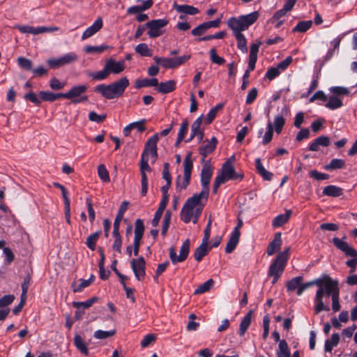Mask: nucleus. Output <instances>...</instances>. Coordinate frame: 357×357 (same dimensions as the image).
<instances>
[{"label":"nucleus","instance_id":"nucleus-1","mask_svg":"<svg viewBox=\"0 0 357 357\" xmlns=\"http://www.w3.org/2000/svg\"><path fill=\"white\" fill-rule=\"evenodd\" d=\"M317 280H320L321 284L318 287L314 298V312L316 314L321 311H329L330 307L324 305L323 302V297L324 294L326 297L333 295L335 293H339L338 283L337 281L332 280L331 278L327 275H324L322 278H317Z\"/></svg>","mask_w":357,"mask_h":357},{"label":"nucleus","instance_id":"nucleus-2","mask_svg":"<svg viewBox=\"0 0 357 357\" xmlns=\"http://www.w3.org/2000/svg\"><path fill=\"white\" fill-rule=\"evenodd\" d=\"M208 199H204V197L194 194L189 197L183 204L181 211V219L185 223L192 221L194 224L198 222L202 212L205 206Z\"/></svg>","mask_w":357,"mask_h":357},{"label":"nucleus","instance_id":"nucleus-3","mask_svg":"<svg viewBox=\"0 0 357 357\" xmlns=\"http://www.w3.org/2000/svg\"><path fill=\"white\" fill-rule=\"evenodd\" d=\"M129 84L128 79L126 77H123L109 84L97 85L94 88V91L100 93L105 98L111 100L121 96Z\"/></svg>","mask_w":357,"mask_h":357},{"label":"nucleus","instance_id":"nucleus-4","mask_svg":"<svg viewBox=\"0 0 357 357\" xmlns=\"http://www.w3.org/2000/svg\"><path fill=\"white\" fill-rule=\"evenodd\" d=\"M259 14L254 11L247 15L229 17L226 24L232 31L233 35L241 34L242 31L248 29L258 19Z\"/></svg>","mask_w":357,"mask_h":357},{"label":"nucleus","instance_id":"nucleus-5","mask_svg":"<svg viewBox=\"0 0 357 357\" xmlns=\"http://www.w3.org/2000/svg\"><path fill=\"white\" fill-rule=\"evenodd\" d=\"M125 68L124 60L116 61L112 58H109L105 61L102 70L91 73L89 75L94 80L101 81L107 78L110 74H120Z\"/></svg>","mask_w":357,"mask_h":357},{"label":"nucleus","instance_id":"nucleus-6","mask_svg":"<svg viewBox=\"0 0 357 357\" xmlns=\"http://www.w3.org/2000/svg\"><path fill=\"white\" fill-rule=\"evenodd\" d=\"M289 248L279 252L269 266L268 275L273 278L272 283H275L282 274L289 256Z\"/></svg>","mask_w":357,"mask_h":357},{"label":"nucleus","instance_id":"nucleus-7","mask_svg":"<svg viewBox=\"0 0 357 357\" xmlns=\"http://www.w3.org/2000/svg\"><path fill=\"white\" fill-rule=\"evenodd\" d=\"M332 242L334 245L338 250L344 252L347 257H352V259L346 261V265L351 268L350 273H354L357 266V250L351 247L347 242L337 237H334Z\"/></svg>","mask_w":357,"mask_h":357},{"label":"nucleus","instance_id":"nucleus-8","mask_svg":"<svg viewBox=\"0 0 357 357\" xmlns=\"http://www.w3.org/2000/svg\"><path fill=\"white\" fill-rule=\"evenodd\" d=\"M213 168L209 160L205 161L201 171V185L202 190L199 193H197L199 196L204 197V199H208L209 195V184L213 176Z\"/></svg>","mask_w":357,"mask_h":357},{"label":"nucleus","instance_id":"nucleus-9","mask_svg":"<svg viewBox=\"0 0 357 357\" xmlns=\"http://www.w3.org/2000/svg\"><path fill=\"white\" fill-rule=\"evenodd\" d=\"M235 161V156L231 155L222 165L221 172L217 175L218 176H222L227 182L229 180H242L243 178V174L241 173H237L234 167V163Z\"/></svg>","mask_w":357,"mask_h":357},{"label":"nucleus","instance_id":"nucleus-10","mask_svg":"<svg viewBox=\"0 0 357 357\" xmlns=\"http://www.w3.org/2000/svg\"><path fill=\"white\" fill-rule=\"evenodd\" d=\"M193 167V162L191 158V153H189L183 161V178L181 180V176H178L176 179V188L181 190L185 189L190 183L191 172Z\"/></svg>","mask_w":357,"mask_h":357},{"label":"nucleus","instance_id":"nucleus-11","mask_svg":"<svg viewBox=\"0 0 357 357\" xmlns=\"http://www.w3.org/2000/svg\"><path fill=\"white\" fill-rule=\"evenodd\" d=\"M190 57V55H183L175 58H165L155 56L153 59L157 64H160L165 68H176L188 61Z\"/></svg>","mask_w":357,"mask_h":357},{"label":"nucleus","instance_id":"nucleus-12","mask_svg":"<svg viewBox=\"0 0 357 357\" xmlns=\"http://www.w3.org/2000/svg\"><path fill=\"white\" fill-rule=\"evenodd\" d=\"M190 242L188 238L183 243L180 248L178 256L177 255L176 249L174 247H171L169 248V258L173 264L183 262L187 259L190 252Z\"/></svg>","mask_w":357,"mask_h":357},{"label":"nucleus","instance_id":"nucleus-13","mask_svg":"<svg viewBox=\"0 0 357 357\" xmlns=\"http://www.w3.org/2000/svg\"><path fill=\"white\" fill-rule=\"evenodd\" d=\"M169 20L163 19L153 20L146 23L149 29L147 34L151 38H154L162 34V29L167 25Z\"/></svg>","mask_w":357,"mask_h":357},{"label":"nucleus","instance_id":"nucleus-14","mask_svg":"<svg viewBox=\"0 0 357 357\" xmlns=\"http://www.w3.org/2000/svg\"><path fill=\"white\" fill-rule=\"evenodd\" d=\"M86 90V85L74 86L67 92L68 99L71 100L75 105L85 102L88 100V97L84 95Z\"/></svg>","mask_w":357,"mask_h":357},{"label":"nucleus","instance_id":"nucleus-15","mask_svg":"<svg viewBox=\"0 0 357 357\" xmlns=\"http://www.w3.org/2000/svg\"><path fill=\"white\" fill-rule=\"evenodd\" d=\"M130 266L135 274V278L142 281L146 276V261L143 257H139L137 259H133L130 261Z\"/></svg>","mask_w":357,"mask_h":357},{"label":"nucleus","instance_id":"nucleus-16","mask_svg":"<svg viewBox=\"0 0 357 357\" xmlns=\"http://www.w3.org/2000/svg\"><path fill=\"white\" fill-rule=\"evenodd\" d=\"M144 232V225L142 219H137L135 223V238L133 242V254L137 256L139 254V247Z\"/></svg>","mask_w":357,"mask_h":357},{"label":"nucleus","instance_id":"nucleus-17","mask_svg":"<svg viewBox=\"0 0 357 357\" xmlns=\"http://www.w3.org/2000/svg\"><path fill=\"white\" fill-rule=\"evenodd\" d=\"M77 59V54L75 52H70L59 58L48 59L47 63L52 68H58L61 66L71 63Z\"/></svg>","mask_w":357,"mask_h":357},{"label":"nucleus","instance_id":"nucleus-18","mask_svg":"<svg viewBox=\"0 0 357 357\" xmlns=\"http://www.w3.org/2000/svg\"><path fill=\"white\" fill-rule=\"evenodd\" d=\"M159 139V134L155 133L152 137H151L146 142L144 149L142 154H145L146 155L149 156L151 155V158L155 161L158 158V152H157V143Z\"/></svg>","mask_w":357,"mask_h":357},{"label":"nucleus","instance_id":"nucleus-19","mask_svg":"<svg viewBox=\"0 0 357 357\" xmlns=\"http://www.w3.org/2000/svg\"><path fill=\"white\" fill-rule=\"evenodd\" d=\"M288 112V109L286 107H283L280 114L274 117L273 122L271 121V126L277 134L281 133L286 123L285 116L287 115Z\"/></svg>","mask_w":357,"mask_h":357},{"label":"nucleus","instance_id":"nucleus-20","mask_svg":"<svg viewBox=\"0 0 357 357\" xmlns=\"http://www.w3.org/2000/svg\"><path fill=\"white\" fill-rule=\"evenodd\" d=\"M261 45V41H258L257 43H252L251 45L250 50L248 67L245 72H248V73H250L251 71L255 70V64L257 60V54Z\"/></svg>","mask_w":357,"mask_h":357},{"label":"nucleus","instance_id":"nucleus-21","mask_svg":"<svg viewBox=\"0 0 357 357\" xmlns=\"http://www.w3.org/2000/svg\"><path fill=\"white\" fill-rule=\"evenodd\" d=\"M54 185L61 190L62 197L63 198L64 201V205H65V218L68 224H70V199L68 197V191L65 188L63 185L59 183H54Z\"/></svg>","mask_w":357,"mask_h":357},{"label":"nucleus","instance_id":"nucleus-22","mask_svg":"<svg viewBox=\"0 0 357 357\" xmlns=\"http://www.w3.org/2000/svg\"><path fill=\"white\" fill-rule=\"evenodd\" d=\"M217 143L218 141L215 137H213L211 141L204 142L203 144L199 148V153L204 158H206L208 155L212 153L214 151L216 148ZM204 161V158L202 159V162Z\"/></svg>","mask_w":357,"mask_h":357},{"label":"nucleus","instance_id":"nucleus-23","mask_svg":"<svg viewBox=\"0 0 357 357\" xmlns=\"http://www.w3.org/2000/svg\"><path fill=\"white\" fill-rule=\"evenodd\" d=\"M103 25L102 20L101 17H98L96 20V21L93 23L91 26L88 27L82 35V40H86L94 34H96L98 31H100Z\"/></svg>","mask_w":357,"mask_h":357},{"label":"nucleus","instance_id":"nucleus-24","mask_svg":"<svg viewBox=\"0 0 357 357\" xmlns=\"http://www.w3.org/2000/svg\"><path fill=\"white\" fill-rule=\"evenodd\" d=\"M137 2H142V6L137 5L129 7L127 13L129 15L139 14L140 13L151 8L153 4V0H137Z\"/></svg>","mask_w":357,"mask_h":357},{"label":"nucleus","instance_id":"nucleus-25","mask_svg":"<svg viewBox=\"0 0 357 357\" xmlns=\"http://www.w3.org/2000/svg\"><path fill=\"white\" fill-rule=\"evenodd\" d=\"M329 137L321 135L312 141V142L309 145V150L311 151H317L319 150V146L326 147L329 146Z\"/></svg>","mask_w":357,"mask_h":357},{"label":"nucleus","instance_id":"nucleus-26","mask_svg":"<svg viewBox=\"0 0 357 357\" xmlns=\"http://www.w3.org/2000/svg\"><path fill=\"white\" fill-rule=\"evenodd\" d=\"M282 245L281 233L278 232L274 235L273 241L269 243L266 253L268 256H271L278 251Z\"/></svg>","mask_w":357,"mask_h":357},{"label":"nucleus","instance_id":"nucleus-27","mask_svg":"<svg viewBox=\"0 0 357 357\" xmlns=\"http://www.w3.org/2000/svg\"><path fill=\"white\" fill-rule=\"evenodd\" d=\"M241 232H238L237 229L231 232V236L226 245L225 252L226 253H231L233 252L236 245L238 243L240 238Z\"/></svg>","mask_w":357,"mask_h":357},{"label":"nucleus","instance_id":"nucleus-28","mask_svg":"<svg viewBox=\"0 0 357 357\" xmlns=\"http://www.w3.org/2000/svg\"><path fill=\"white\" fill-rule=\"evenodd\" d=\"M255 167L257 173L262 177L265 181H270L273 179V174L271 172L266 170L263 165L261 164V159L259 158L255 160Z\"/></svg>","mask_w":357,"mask_h":357},{"label":"nucleus","instance_id":"nucleus-29","mask_svg":"<svg viewBox=\"0 0 357 357\" xmlns=\"http://www.w3.org/2000/svg\"><path fill=\"white\" fill-rule=\"evenodd\" d=\"M203 115L199 116L191 126V132L192 136H197L199 142H201L204 137V132L200 129L202 122Z\"/></svg>","mask_w":357,"mask_h":357},{"label":"nucleus","instance_id":"nucleus-30","mask_svg":"<svg viewBox=\"0 0 357 357\" xmlns=\"http://www.w3.org/2000/svg\"><path fill=\"white\" fill-rule=\"evenodd\" d=\"M129 202L127 201H123L118 211V213L116 214V216L115 218L114 222V229H119L120 228V224L123 218L124 213L128 209Z\"/></svg>","mask_w":357,"mask_h":357},{"label":"nucleus","instance_id":"nucleus-31","mask_svg":"<svg viewBox=\"0 0 357 357\" xmlns=\"http://www.w3.org/2000/svg\"><path fill=\"white\" fill-rule=\"evenodd\" d=\"M173 6H174V8L177 12H178L180 13H183L185 15H195L199 13V12L197 8H195L192 6H190V5H185V4L178 5L176 3H174Z\"/></svg>","mask_w":357,"mask_h":357},{"label":"nucleus","instance_id":"nucleus-32","mask_svg":"<svg viewBox=\"0 0 357 357\" xmlns=\"http://www.w3.org/2000/svg\"><path fill=\"white\" fill-rule=\"evenodd\" d=\"M343 194V190L336 185H330L325 187L323 190V195L328 197H337Z\"/></svg>","mask_w":357,"mask_h":357},{"label":"nucleus","instance_id":"nucleus-33","mask_svg":"<svg viewBox=\"0 0 357 357\" xmlns=\"http://www.w3.org/2000/svg\"><path fill=\"white\" fill-rule=\"evenodd\" d=\"M74 344L75 347L80 351V353L84 356H88V346L82 337L78 334H76L74 337Z\"/></svg>","mask_w":357,"mask_h":357},{"label":"nucleus","instance_id":"nucleus-34","mask_svg":"<svg viewBox=\"0 0 357 357\" xmlns=\"http://www.w3.org/2000/svg\"><path fill=\"white\" fill-rule=\"evenodd\" d=\"M291 215V210H287L285 213L277 215L273 220L272 225L273 227H279L287 222Z\"/></svg>","mask_w":357,"mask_h":357},{"label":"nucleus","instance_id":"nucleus-35","mask_svg":"<svg viewBox=\"0 0 357 357\" xmlns=\"http://www.w3.org/2000/svg\"><path fill=\"white\" fill-rule=\"evenodd\" d=\"M158 91L161 93H168L172 92L176 89V82L174 80H169L165 82L158 84Z\"/></svg>","mask_w":357,"mask_h":357},{"label":"nucleus","instance_id":"nucleus-36","mask_svg":"<svg viewBox=\"0 0 357 357\" xmlns=\"http://www.w3.org/2000/svg\"><path fill=\"white\" fill-rule=\"evenodd\" d=\"M208 252V243L202 242V244L194 251V257L197 261H200Z\"/></svg>","mask_w":357,"mask_h":357},{"label":"nucleus","instance_id":"nucleus-37","mask_svg":"<svg viewBox=\"0 0 357 357\" xmlns=\"http://www.w3.org/2000/svg\"><path fill=\"white\" fill-rule=\"evenodd\" d=\"M135 85L137 89L157 86L158 85V80L156 78L137 79Z\"/></svg>","mask_w":357,"mask_h":357},{"label":"nucleus","instance_id":"nucleus-38","mask_svg":"<svg viewBox=\"0 0 357 357\" xmlns=\"http://www.w3.org/2000/svg\"><path fill=\"white\" fill-rule=\"evenodd\" d=\"M112 236L114 238V241L112 244V249L116 250L118 253H121V247H122V237L119 233V229H113Z\"/></svg>","mask_w":357,"mask_h":357},{"label":"nucleus","instance_id":"nucleus-39","mask_svg":"<svg viewBox=\"0 0 357 357\" xmlns=\"http://www.w3.org/2000/svg\"><path fill=\"white\" fill-rule=\"evenodd\" d=\"M276 355L277 357H289L291 356L288 344L285 340L280 341Z\"/></svg>","mask_w":357,"mask_h":357},{"label":"nucleus","instance_id":"nucleus-40","mask_svg":"<svg viewBox=\"0 0 357 357\" xmlns=\"http://www.w3.org/2000/svg\"><path fill=\"white\" fill-rule=\"evenodd\" d=\"M340 342V335L338 333H333L331 340H326L324 344L326 352H331L333 347H336Z\"/></svg>","mask_w":357,"mask_h":357},{"label":"nucleus","instance_id":"nucleus-41","mask_svg":"<svg viewBox=\"0 0 357 357\" xmlns=\"http://www.w3.org/2000/svg\"><path fill=\"white\" fill-rule=\"evenodd\" d=\"M252 311H250L242 319L239 326V335L243 336L251 324Z\"/></svg>","mask_w":357,"mask_h":357},{"label":"nucleus","instance_id":"nucleus-42","mask_svg":"<svg viewBox=\"0 0 357 357\" xmlns=\"http://www.w3.org/2000/svg\"><path fill=\"white\" fill-rule=\"evenodd\" d=\"M101 234V231H97L91 234H90L86 241V246L91 250H95L96 243Z\"/></svg>","mask_w":357,"mask_h":357},{"label":"nucleus","instance_id":"nucleus-43","mask_svg":"<svg viewBox=\"0 0 357 357\" xmlns=\"http://www.w3.org/2000/svg\"><path fill=\"white\" fill-rule=\"evenodd\" d=\"M343 105L342 101L340 98L335 96L329 97L328 102L326 103L325 107L334 110L340 108Z\"/></svg>","mask_w":357,"mask_h":357},{"label":"nucleus","instance_id":"nucleus-44","mask_svg":"<svg viewBox=\"0 0 357 357\" xmlns=\"http://www.w3.org/2000/svg\"><path fill=\"white\" fill-rule=\"evenodd\" d=\"M345 166V161L342 159L335 158L331 160V162L327 164L324 169L328 171L342 169Z\"/></svg>","mask_w":357,"mask_h":357},{"label":"nucleus","instance_id":"nucleus-45","mask_svg":"<svg viewBox=\"0 0 357 357\" xmlns=\"http://www.w3.org/2000/svg\"><path fill=\"white\" fill-rule=\"evenodd\" d=\"M312 25L311 20L301 21L293 28V32L304 33L307 31Z\"/></svg>","mask_w":357,"mask_h":357},{"label":"nucleus","instance_id":"nucleus-46","mask_svg":"<svg viewBox=\"0 0 357 357\" xmlns=\"http://www.w3.org/2000/svg\"><path fill=\"white\" fill-rule=\"evenodd\" d=\"M94 276L91 275V278L88 280H80V283L77 285L75 284H73L72 285L73 290L74 292H80L84 289L85 287H89L92 282L93 281Z\"/></svg>","mask_w":357,"mask_h":357},{"label":"nucleus","instance_id":"nucleus-47","mask_svg":"<svg viewBox=\"0 0 357 357\" xmlns=\"http://www.w3.org/2000/svg\"><path fill=\"white\" fill-rule=\"evenodd\" d=\"M237 41V47L243 53H247L248 52V46H247V40L245 36L241 34L234 35Z\"/></svg>","mask_w":357,"mask_h":357},{"label":"nucleus","instance_id":"nucleus-48","mask_svg":"<svg viewBox=\"0 0 357 357\" xmlns=\"http://www.w3.org/2000/svg\"><path fill=\"white\" fill-rule=\"evenodd\" d=\"M303 280V276H297L291 279L287 282L286 284L287 290L288 291H293L297 289L298 287L299 286L300 283L302 282Z\"/></svg>","mask_w":357,"mask_h":357},{"label":"nucleus","instance_id":"nucleus-49","mask_svg":"<svg viewBox=\"0 0 357 357\" xmlns=\"http://www.w3.org/2000/svg\"><path fill=\"white\" fill-rule=\"evenodd\" d=\"M135 52L142 56H152V50L146 43H140L135 47Z\"/></svg>","mask_w":357,"mask_h":357},{"label":"nucleus","instance_id":"nucleus-50","mask_svg":"<svg viewBox=\"0 0 357 357\" xmlns=\"http://www.w3.org/2000/svg\"><path fill=\"white\" fill-rule=\"evenodd\" d=\"M97 300L98 298L96 297H93L83 302H73V305L77 310L87 309L89 308Z\"/></svg>","mask_w":357,"mask_h":357},{"label":"nucleus","instance_id":"nucleus-51","mask_svg":"<svg viewBox=\"0 0 357 357\" xmlns=\"http://www.w3.org/2000/svg\"><path fill=\"white\" fill-rule=\"evenodd\" d=\"M320 284H321V281L317 280V279L314 280L306 282V283L301 282V283H300L299 286L297 288L296 294L298 296H301L303 293V291L305 289H307V288H309L313 285L319 286Z\"/></svg>","mask_w":357,"mask_h":357},{"label":"nucleus","instance_id":"nucleus-52","mask_svg":"<svg viewBox=\"0 0 357 357\" xmlns=\"http://www.w3.org/2000/svg\"><path fill=\"white\" fill-rule=\"evenodd\" d=\"M214 283V281L212 279H209L203 284H202L200 286H199L195 291V294H200L205 293L211 289L213 284Z\"/></svg>","mask_w":357,"mask_h":357},{"label":"nucleus","instance_id":"nucleus-53","mask_svg":"<svg viewBox=\"0 0 357 357\" xmlns=\"http://www.w3.org/2000/svg\"><path fill=\"white\" fill-rule=\"evenodd\" d=\"M116 333L115 330L102 331L98 330L94 332L93 337L96 339L104 340L113 336Z\"/></svg>","mask_w":357,"mask_h":357},{"label":"nucleus","instance_id":"nucleus-54","mask_svg":"<svg viewBox=\"0 0 357 357\" xmlns=\"http://www.w3.org/2000/svg\"><path fill=\"white\" fill-rule=\"evenodd\" d=\"M98 174L100 178L103 182H109V172L106 168V167L101 164L98 166Z\"/></svg>","mask_w":357,"mask_h":357},{"label":"nucleus","instance_id":"nucleus-55","mask_svg":"<svg viewBox=\"0 0 357 357\" xmlns=\"http://www.w3.org/2000/svg\"><path fill=\"white\" fill-rule=\"evenodd\" d=\"M209 54L211 61L214 63H216L218 65H222L225 62L224 58L217 54L216 50L215 47H213L210 50Z\"/></svg>","mask_w":357,"mask_h":357},{"label":"nucleus","instance_id":"nucleus-56","mask_svg":"<svg viewBox=\"0 0 357 357\" xmlns=\"http://www.w3.org/2000/svg\"><path fill=\"white\" fill-rule=\"evenodd\" d=\"M273 132L274 130L272 129L271 126V121H268L267 123V130L265 132L262 139V144L264 145H266L272 140Z\"/></svg>","mask_w":357,"mask_h":357},{"label":"nucleus","instance_id":"nucleus-57","mask_svg":"<svg viewBox=\"0 0 357 357\" xmlns=\"http://www.w3.org/2000/svg\"><path fill=\"white\" fill-rule=\"evenodd\" d=\"M330 91L334 95L337 96H348L350 93V90L344 86H332L329 89Z\"/></svg>","mask_w":357,"mask_h":357},{"label":"nucleus","instance_id":"nucleus-58","mask_svg":"<svg viewBox=\"0 0 357 357\" xmlns=\"http://www.w3.org/2000/svg\"><path fill=\"white\" fill-rule=\"evenodd\" d=\"M309 175L311 178L317 181L326 180L329 178V175L325 173L319 172L316 169L310 171Z\"/></svg>","mask_w":357,"mask_h":357},{"label":"nucleus","instance_id":"nucleus-59","mask_svg":"<svg viewBox=\"0 0 357 357\" xmlns=\"http://www.w3.org/2000/svg\"><path fill=\"white\" fill-rule=\"evenodd\" d=\"M18 65L23 69L26 70H32V62L31 60L24 58V57H19L17 59Z\"/></svg>","mask_w":357,"mask_h":357},{"label":"nucleus","instance_id":"nucleus-60","mask_svg":"<svg viewBox=\"0 0 357 357\" xmlns=\"http://www.w3.org/2000/svg\"><path fill=\"white\" fill-rule=\"evenodd\" d=\"M149 157L145 154H142L140 160V172H151V168L149 165Z\"/></svg>","mask_w":357,"mask_h":357},{"label":"nucleus","instance_id":"nucleus-61","mask_svg":"<svg viewBox=\"0 0 357 357\" xmlns=\"http://www.w3.org/2000/svg\"><path fill=\"white\" fill-rule=\"evenodd\" d=\"M17 29L23 33H31L33 35L38 34V27H33L31 26H17Z\"/></svg>","mask_w":357,"mask_h":357},{"label":"nucleus","instance_id":"nucleus-62","mask_svg":"<svg viewBox=\"0 0 357 357\" xmlns=\"http://www.w3.org/2000/svg\"><path fill=\"white\" fill-rule=\"evenodd\" d=\"M41 100L47 102L54 101V93L50 91H41L38 93Z\"/></svg>","mask_w":357,"mask_h":357},{"label":"nucleus","instance_id":"nucleus-63","mask_svg":"<svg viewBox=\"0 0 357 357\" xmlns=\"http://www.w3.org/2000/svg\"><path fill=\"white\" fill-rule=\"evenodd\" d=\"M24 98L26 100L34 103L36 105H40L41 103L40 98H38L37 95L33 92H29L24 96Z\"/></svg>","mask_w":357,"mask_h":357},{"label":"nucleus","instance_id":"nucleus-64","mask_svg":"<svg viewBox=\"0 0 357 357\" xmlns=\"http://www.w3.org/2000/svg\"><path fill=\"white\" fill-rule=\"evenodd\" d=\"M281 70L277 66L276 68H271L266 73V77L270 80L275 79L280 74Z\"/></svg>","mask_w":357,"mask_h":357}]
</instances>
